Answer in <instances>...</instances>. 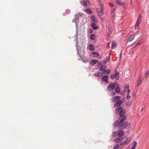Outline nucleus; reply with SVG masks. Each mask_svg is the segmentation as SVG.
Instances as JSON below:
<instances>
[{"mask_svg":"<svg viewBox=\"0 0 149 149\" xmlns=\"http://www.w3.org/2000/svg\"><path fill=\"white\" fill-rule=\"evenodd\" d=\"M115 113L116 114H119V120L120 122H123L127 118L126 116L125 115L126 113L125 110H123L122 107H120L115 109Z\"/></svg>","mask_w":149,"mask_h":149,"instance_id":"1","label":"nucleus"},{"mask_svg":"<svg viewBox=\"0 0 149 149\" xmlns=\"http://www.w3.org/2000/svg\"><path fill=\"white\" fill-rule=\"evenodd\" d=\"M99 3L100 6V9L97 8L96 9V10L98 14V15L100 17V16L102 15L103 14V4L102 3H101L100 1H99Z\"/></svg>","mask_w":149,"mask_h":149,"instance_id":"2","label":"nucleus"},{"mask_svg":"<svg viewBox=\"0 0 149 149\" xmlns=\"http://www.w3.org/2000/svg\"><path fill=\"white\" fill-rule=\"evenodd\" d=\"M117 85V83H113L108 85L107 88V90L109 91H111L113 90Z\"/></svg>","mask_w":149,"mask_h":149,"instance_id":"3","label":"nucleus"},{"mask_svg":"<svg viewBox=\"0 0 149 149\" xmlns=\"http://www.w3.org/2000/svg\"><path fill=\"white\" fill-rule=\"evenodd\" d=\"M119 73V72L116 70L115 72V74H112L110 76V78L112 79H113L115 78H116L117 80L118 79Z\"/></svg>","mask_w":149,"mask_h":149,"instance_id":"4","label":"nucleus"},{"mask_svg":"<svg viewBox=\"0 0 149 149\" xmlns=\"http://www.w3.org/2000/svg\"><path fill=\"white\" fill-rule=\"evenodd\" d=\"M130 125V123H128V122L127 121H125L123 123H120L119 125V128L121 129H123L125 128L128 124Z\"/></svg>","mask_w":149,"mask_h":149,"instance_id":"5","label":"nucleus"},{"mask_svg":"<svg viewBox=\"0 0 149 149\" xmlns=\"http://www.w3.org/2000/svg\"><path fill=\"white\" fill-rule=\"evenodd\" d=\"M142 17V15L141 14L138 17L136 21V22L135 24V28H136V27L139 28V25L140 24V22L141 21V18Z\"/></svg>","mask_w":149,"mask_h":149,"instance_id":"6","label":"nucleus"},{"mask_svg":"<svg viewBox=\"0 0 149 149\" xmlns=\"http://www.w3.org/2000/svg\"><path fill=\"white\" fill-rule=\"evenodd\" d=\"M123 103V102L121 100H119L114 104V107L115 108L119 107Z\"/></svg>","mask_w":149,"mask_h":149,"instance_id":"7","label":"nucleus"},{"mask_svg":"<svg viewBox=\"0 0 149 149\" xmlns=\"http://www.w3.org/2000/svg\"><path fill=\"white\" fill-rule=\"evenodd\" d=\"M120 97L118 96H117L113 97L112 100V102L114 103L116 102L117 101L120 100Z\"/></svg>","mask_w":149,"mask_h":149,"instance_id":"8","label":"nucleus"},{"mask_svg":"<svg viewBox=\"0 0 149 149\" xmlns=\"http://www.w3.org/2000/svg\"><path fill=\"white\" fill-rule=\"evenodd\" d=\"M108 76L105 75L102 76V79L103 81L106 83H107L108 82L107 79H108Z\"/></svg>","mask_w":149,"mask_h":149,"instance_id":"9","label":"nucleus"},{"mask_svg":"<svg viewBox=\"0 0 149 149\" xmlns=\"http://www.w3.org/2000/svg\"><path fill=\"white\" fill-rule=\"evenodd\" d=\"M123 139V138L119 137L118 138H117L114 140L113 142L115 143H118L119 142L122 141Z\"/></svg>","mask_w":149,"mask_h":149,"instance_id":"10","label":"nucleus"},{"mask_svg":"<svg viewBox=\"0 0 149 149\" xmlns=\"http://www.w3.org/2000/svg\"><path fill=\"white\" fill-rule=\"evenodd\" d=\"M116 88L115 89V91L117 93H120V89L119 87V85L117 83V85H116Z\"/></svg>","mask_w":149,"mask_h":149,"instance_id":"11","label":"nucleus"},{"mask_svg":"<svg viewBox=\"0 0 149 149\" xmlns=\"http://www.w3.org/2000/svg\"><path fill=\"white\" fill-rule=\"evenodd\" d=\"M131 138L130 137L127 138L126 140L124 141V144L125 145L128 144L131 141Z\"/></svg>","mask_w":149,"mask_h":149,"instance_id":"12","label":"nucleus"},{"mask_svg":"<svg viewBox=\"0 0 149 149\" xmlns=\"http://www.w3.org/2000/svg\"><path fill=\"white\" fill-rule=\"evenodd\" d=\"M124 135L123 132L122 130H120L119 131L117 135L119 137L122 136Z\"/></svg>","mask_w":149,"mask_h":149,"instance_id":"13","label":"nucleus"},{"mask_svg":"<svg viewBox=\"0 0 149 149\" xmlns=\"http://www.w3.org/2000/svg\"><path fill=\"white\" fill-rule=\"evenodd\" d=\"M95 76L96 77H100L102 76V73L100 72H98L95 74Z\"/></svg>","mask_w":149,"mask_h":149,"instance_id":"14","label":"nucleus"},{"mask_svg":"<svg viewBox=\"0 0 149 149\" xmlns=\"http://www.w3.org/2000/svg\"><path fill=\"white\" fill-rule=\"evenodd\" d=\"M91 26L95 30L97 29L98 28V26H96V24L94 23H91Z\"/></svg>","mask_w":149,"mask_h":149,"instance_id":"15","label":"nucleus"},{"mask_svg":"<svg viewBox=\"0 0 149 149\" xmlns=\"http://www.w3.org/2000/svg\"><path fill=\"white\" fill-rule=\"evenodd\" d=\"M135 35L134 34L131 35L128 39V41L131 42L132 41L134 38Z\"/></svg>","mask_w":149,"mask_h":149,"instance_id":"16","label":"nucleus"},{"mask_svg":"<svg viewBox=\"0 0 149 149\" xmlns=\"http://www.w3.org/2000/svg\"><path fill=\"white\" fill-rule=\"evenodd\" d=\"M116 121L114 123V125L115 126H117L118 125L119 127V125L120 124V123L122 122H120V121L119 120Z\"/></svg>","mask_w":149,"mask_h":149,"instance_id":"17","label":"nucleus"},{"mask_svg":"<svg viewBox=\"0 0 149 149\" xmlns=\"http://www.w3.org/2000/svg\"><path fill=\"white\" fill-rule=\"evenodd\" d=\"M98 62L97 60H93L91 61V65H94Z\"/></svg>","mask_w":149,"mask_h":149,"instance_id":"18","label":"nucleus"},{"mask_svg":"<svg viewBox=\"0 0 149 149\" xmlns=\"http://www.w3.org/2000/svg\"><path fill=\"white\" fill-rule=\"evenodd\" d=\"M110 70L109 69H108L105 70H104L103 72V73L104 74H107L110 73Z\"/></svg>","mask_w":149,"mask_h":149,"instance_id":"19","label":"nucleus"},{"mask_svg":"<svg viewBox=\"0 0 149 149\" xmlns=\"http://www.w3.org/2000/svg\"><path fill=\"white\" fill-rule=\"evenodd\" d=\"M89 49L90 51H93L95 49V47L93 45H90L89 46Z\"/></svg>","mask_w":149,"mask_h":149,"instance_id":"20","label":"nucleus"},{"mask_svg":"<svg viewBox=\"0 0 149 149\" xmlns=\"http://www.w3.org/2000/svg\"><path fill=\"white\" fill-rule=\"evenodd\" d=\"M91 21L93 22H97V20L96 18L94 16H92L91 17Z\"/></svg>","mask_w":149,"mask_h":149,"instance_id":"21","label":"nucleus"},{"mask_svg":"<svg viewBox=\"0 0 149 149\" xmlns=\"http://www.w3.org/2000/svg\"><path fill=\"white\" fill-rule=\"evenodd\" d=\"M85 12L88 14H91L92 13V11L90 9H88L85 10Z\"/></svg>","mask_w":149,"mask_h":149,"instance_id":"22","label":"nucleus"},{"mask_svg":"<svg viewBox=\"0 0 149 149\" xmlns=\"http://www.w3.org/2000/svg\"><path fill=\"white\" fill-rule=\"evenodd\" d=\"M143 80V78L141 77H140L138 80V85L139 86Z\"/></svg>","mask_w":149,"mask_h":149,"instance_id":"23","label":"nucleus"},{"mask_svg":"<svg viewBox=\"0 0 149 149\" xmlns=\"http://www.w3.org/2000/svg\"><path fill=\"white\" fill-rule=\"evenodd\" d=\"M92 53L94 56H93L94 57H97L99 56L100 55L98 53H96L95 52H93Z\"/></svg>","mask_w":149,"mask_h":149,"instance_id":"24","label":"nucleus"},{"mask_svg":"<svg viewBox=\"0 0 149 149\" xmlns=\"http://www.w3.org/2000/svg\"><path fill=\"white\" fill-rule=\"evenodd\" d=\"M95 36L94 34H91L90 36V39L92 40H93L95 39Z\"/></svg>","mask_w":149,"mask_h":149,"instance_id":"25","label":"nucleus"},{"mask_svg":"<svg viewBox=\"0 0 149 149\" xmlns=\"http://www.w3.org/2000/svg\"><path fill=\"white\" fill-rule=\"evenodd\" d=\"M117 46V44L116 43H115L114 42H113L112 43V45H111V48L112 49L116 47Z\"/></svg>","mask_w":149,"mask_h":149,"instance_id":"26","label":"nucleus"},{"mask_svg":"<svg viewBox=\"0 0 149 149\" xmlns=\"http://www.w3.org/2000/svg\"><path fill=\"white\" fill-rule=\"evenodd\" d=\"M124 2L120 1H118L116 2V4H117L119 5H121L123 4Z\"/></svg>","mask_w":149,"mask_h":149,"instance_id":"27","label":"nucleus"},{"mask_svg":"<svg viewBox=\"0 0 149 149\" xmlns=\"http://www.w3.org/2000/svg\"><path fill=\"white\" fill-rule=\"evenodd\" d=\"M81 4L83 6H86L87 4L84 1H81Z\"/></svg>","mask_w":149,"mask_h":149,"instance_id":"28","label":"nucleus"},{"mask_svg":"<svg viewBox=\"0 0 149 149\" xmlns=\"http://www.w3.org/2000/svg\"><path fill=\"white\" fill-rule=\"evenodd\" d=\"M109 59V57L108 58H107L105 59L103 61V63L104 64L106 63L107 61H108Z\"/></svg>","mask_w":149,"mask_h":149,"instance_id":"29","label":"nucleus"},{"mask_svg":"<svg viewBox=\"0 0 149 149\" xmlns=\"http://www.w3.org/2000/svg\"><path fill=\"white\" fill-rule=\"evenodd\" d=\"M99 65H100V64L101 65V66H100V71H102L103 72L104 70L102 68V63H99Z\"/></svg>","mask_w":149,"mask_h":149,"instance_id":"30","label":"nucleus"},{"mask_svg":"<svg viewBox=\"0 0 149 149\" xmlns=\"http://www.w3.org/2000/svg\"><path fill=\"white\" fill-rule=\"evenodd\" d=\"M83 61L85 63H86L88 61V59L86 58H84L82 59Z\"/></svg>","mask_w":149,"mask_h":149,"instance_id":"31","label":"nucleus"},{"mask_svg":"<svg viewBox=\"0 0 149 149\" xmlns=\"http://www.w3.org/2000/svg\"><path fill=\"white\" fill-rule=\"evenodd\" d=\"M112 33V31H111L110 29H109V32L107 34V36L108 37H109L110 35Z\"/></svg>","mask_w":149,"mask_h":149,"instance_id":"32","label":"nucleus"},{"mask_svg":"<svg viewBox=\"0 0 149 149\" xmlns=\"http://www.w3.org/2000/svg\"><path fill=\"white\" fill-rule=\"evenodd\" d=\"M136 145H137V142L136 141H135L134 142V143L133 144L132 147L135 148L136 147Z\"/></svg>","mask_w":149,"mask_h":149,"instance_id":"33","label":"nucleus"},{"mask_svg":"<svg viewBox=\"0 0 149 149\" xmlns=\"http://www.w3.org/2000/svg\"><path fill=\"white\" fill-rule=\"evenodd\" d=\"M122 6L123 8L125 9H126L127 8V6L125 5V4L124 3L122 5Z\"/></svg>","mask_w":149,"mask_h":149,"instance_id":"34","label":"nucleus"},{"mask_svg":"<svg viewBox=\"0 0 149 149\" xmlns=\"http://www.w3.org/2000/svg\"><path fill=\"white\" fill-rule=\"evenodd\" d=\"M142 42L141 41V40H140L139 42H138L137 44L136 45V46H135V47L139 45H141L142 44Z\"/></svg>","mask_w":149,"mask_h":149,"instance_id":"35","label":"nucleus"},{"mask_svg":"<svg viewBox=\"0 0 149 149\" xmlns=\"http://www.w3.org/2000/svg\"><path fill=\"white\" fill-rule=\"evenodd\" d=\"M149 74V71H147L146 72L145 75V77L146 78H147Z\"/></svg>","mask_w":149,"mask_h":149,"instance_id":"36","label":"nucleus"},{"mask_svg":"<svg viewBox=\"0 0 149 149\" xmlns=\"http://www.w3.org/2000/svg\"><path fill=\"white\" fill-rule=\"evenodd\" d=\"M119 147V146L118 145H116L114 147L113 149H118Z\"/></svg>","mask_w":149,"mask_h":149,"instance_id":"37","label":"nucleus"},{"mask_svg":"<svg viewBox=\"0 0 149 149\" xmlns=\"http://www.w3.org/2000/svg\"><path fill=\"white\" fill-rule=\"evenodd\" d=\"M117 134V132L116 131H114V132H113L112 133V136H116Z\"/></svg>","mask_w":149,"mask_h":149,"instance_id":"38","label":"nucleus"},{"mask_svg":"<svg viewBox=\"0 0 149 149\" xmlns=\"http://www.w3.org/2000/svg\"><path fill=\"white\" fill-rule=\"evenodd\" d=\"M126 104L127 106H130L131 105V103L129 102H127Z\"/></svg>","mask_w":149,"mask_h":149,"instance_id":"39","label":"nucleus"},{"mask_svg":"<svg viewBox=\"0 0 149 149\" xmlns=\"http://www.w3.org/2000/svg\"><path fill=\"white\" fill-rule=\"evenodd\" d=\"M115 10V8H112L111 9V13H114Z\"/></svg>","mask_w":149,"mask_h":149,"instance_id":"40","label":"nucleus"},{"mask_svg":"<svg viewBox=\"0 0 149 149\" xmlns=\"http://www.w3.org/2000/svg\"><path fill=\"white\" fill-rule=\"evenodd\" d=\"M131 97L129 95V94H128V95H127L126 96V98L127 99H129Z\"/></svg>","mask_w":149,"mask_h":149,"instance_id":"41","label":"nucleus"},{"mask_svg":"<svg viewBox=\"0 0 149 149\" xmlns=\"http://www.w3.org/2000/svg\"><path fill=\"white\" fill-rule=\"evenodd\" d=\"M109 4L110 6L111 7H113L114 6V5L113 3H109Z\"/></svg>","mask_w":149,"mask_h":149,"instance_id":"42","label":"nucleus"},{"mask_svg":"<svg viewBox=\"0 0 149 149\" xmlns=\"http://www.w3.org/2000/svg\"><path fill=\"white\" fill-rule=\"evenodd\" d=\"M115 95V93L114 92H112L111 93V96H113V95Z\"/></svg>","mask_w":149,"mask_h":149,"instance_id":"43","label":"nucleus"},{"mask_svg":"<svg viewBox=\"0 0 149 149\" xmlns=\"http://www.w3.org/2000/svg\"><path fill=\"white\" fill-rule=\"evenodd\" d=\"M130 92V90L129 89H128L127 91V95H128V94H129Z\"/></svg>","mask_w":149,"mask_h":149,"instance_id":"44","label":"nucleus"},{"mask_svg":"<svg viewBox=\"0 0 149 149\" xmlns=\"http://www.w3.org/2000/svg\"><path fill=\"white\" fill-rule=\"evenodd\" d=\"M122 56V52H121L120 54V59L121 58Z\"/></svg>","mask_w":149,"mask_h":149,"instance_id":"45","label":"nucleus"},{"mask_svg":"<svg viewBox=\"0 0 149 149\" xmlns=\"http://www.w3.org/2000/svg\"><path fill=\"white\" fill-rule=\"evenodd\" d=\"M129 88V86H125V88H127V89H128Z\"/></svg>","mask_w":149,"mask_h":149,"instance_id":"46","label":"nucleus"},{"mask_svg":"<svg viewBox=\"0 0 149 149\" xmlns=\"http://www.w3.org/2000/svg\"><path fill=\"white\" fill-rule=\"evenodd\" d=\"M111 15L113 17L114 16V13H111Z\"/></svg>","mask_w":149,"mask_h":149,"instance_id":"47","label":"nucleus"},{"mask_svg":"<svg viewBox=\"0 0 149 149\" xmlns=\"http://www.w3.org/2000/svg\"><path fill=\"white\" fill-rule=\"evenodd\" d=\"M123 143H120V145L121 146H123Z\"/></svg>","mask_w":149,"mask_h":149,"instance_id":"48","label":"nucleus"},{"mask_svg":"<svg viewBox=\"0 0 149 149\" xmlns=\"http://www.w3.org/2000/svg\"><path fill=\"white\" fill-rule=\"evenodd\" d=\"M109 46V43H108L107 44V47H108Z\"/></svg>","mask_w":149,"mask_h":149,"instance_id":"49","label":"nucleus"},{"mask_svg":"<svg viewBox=\"0 0 149 149\" xmlns=\"http://www.w3.org/2000/svg\"><path fill=\"white\" fill-rule=\"evenodd\" d=\"M131 149H135V148L132 147Z\"/></svg>","mask_w":149,"mask_h":149,"instance_id":"50","label":"nucleus"},{"mask_svg":"<svg viewBox=\"0 0 149 149\" xmlns=\"http://www.w3.org/2000/svg\"><path fill=\"white\" fill-rule=\"evenodd\" d=\"M136 29H138V28L137 27H136V28H135Z\"/></svg>","mask_w":149,"mask_h":149,"instance_id":"51","label":"nucleus"},{"mask_svg":"<svg viewBox=\"0 0 149 149\" xmlns=\"http://www.w3.org/2000/svg\"><path fill=\"white\" fill-rule=\"evenodd\" d=\"M131 3V4L132 3V2H131V3Z\"/></svg>","mask_w":149,"mask_h":149,"instance_id":"52","label":"nucleus"},{"mask_svg":"<svg viewBox=\"0 0 149 149\" xmlns=\"http://www.w3.org/2000/svg\"><path fill=\"white\" fill-rule=\"evenodd\" d=\"M121 94L122 95H123V93H122V94Z\"/></svg>","mask_w":149,"mask_h":149,"instance_id":"53","label":"nucleus"},{"mask_svg":"<svg viewBox=\"0 0 149 149\" xmlns=\"http://www.w3.org/2000/svg\"><path fill=\"white\" fill-rule=\"evenodd\" d=\"M121 94L122 95H123V93H122V94Z\"/></svg>","mask_w":149,"mask_h":149,"instance_id":"54","label":"nucleus"},{"mask_svg":"<svg viewBox=\"0 0 149 149\" xmlns=\"http://www.w3.org/2000/svg\"><path fill=\"white\" fill-rule=\"evenodd\" d=\"M143 109H142L141 111H143Z\"/></svg>","mask_w":149,"mask_h":149,"instance_id":"55","label":"nucleus"}]
</instances>
